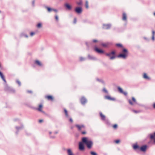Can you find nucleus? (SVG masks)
Segmentation results:
<instances>
[{
  "label": "nucleus",
  "mask_w": 155,
  "mask_h": 155,
  "mask_svg": "<svg viewBox=\"0 0 155 155\" xmlns=\"http://www.w3.org/2000/svg\"><path fill=\"white\" fill-rule=\"evenodd\" d=\"M64 6L67 9L69 10H70L71 9V8H72L71 6V5H69L67 3H65L64 4Z\"/></svg>",
  "instance_id": "obj_13"
},
{
  "label": "nucleus",
  "mask_w": 155,
  "mask_h": 155,
  "mask_svg": "<svg viewBox=\"0 0 155 155\" xmlns=\"http://www.w3.org/2000/svg\"><path fill=\"white\" fill-rule=\"evenodd\" d=\"M110 53L111 54H111H113V55H114L115 54V52L114 51H112V52H110Z\"/></svg>",
  "instance_id": "obj_45"
},
{
  "label": "nucleus",
  "mask_w": 155,
  "mask_h": 155,
  "mask_svg": "<svg viewBox=\"0 0 155 155\" xmlns=\"http://www.w3.org/2000/svg\"><path fill=\"white\" fill-rule=\"evenodd\" d=\"M88 58L89 59L91 60H96V58L95 57L90 54H88Z\"/></svg>",
  "instance_id": "obj_20"
},
{
  "label": "nucleus",
  "mask_w": 155,
  "mask_h": 155,
  "mask_svg": "<svg viewBox=\"0 0 155 155\" xmlns=\"http://www.w3.org/2000/svg\"><path fill=\"white\" fill-rule=\"evenodd\" d=\"M83 143H84L82 141L80 142L79 143V149L81 151H83L84 150V147Z\"/></svg>",
  "instance_id": "obj_6"
},
{
  "label": "nucleus",
  "mask_w": 155,
  "mask_h": 155,
  "mask_svg": "<svg viewBox=\"0 0 155 155\" xmlns=\"http://www.w3.org/2000/svg\"><path fill=\"white\" fill-rule=\"evenodd\" d=\"M42 107V105L41 104H40L38 108L36 109L39 111L43 113H45L44 111L42 110L41 108Z\"/></svg>",
  "instance_id": "obj_18"
},
{
  "label": "nucleus",
  "mask_w": 155,
  "mask_h": 155,
  "mask_svg": "<svg viewBox=\"0 0 155 155\" xmlns=\"http://www.w3.org/2000/svg\"><path fill=\"white\" fill-rule=\"evenodd\" d=\"M133 148L135 150H140V147L137 143H134L133 145Z\"/></svg>",
  "instance_id": "obj_11"
},
{
  "label": "nucleus",
  "mask_w": 155,
  "mask_h": 155,
  "mask_svg": "<svg viewBox=\"0 0 155 155\" xmlns=\"http://www.w3.org/2000/svg\"><path fill=\"white\" fill-rule=\"evenodd\" d=\"M64 111L65 113L66 116L68 118L69 117V116L68 115V112L67 110L65 109H64Z\"/></svg>",
  "instance_id": "obj_26"
},
{
  "label": "nucleus",
  "mask_w": 155,
  "mask_h": 155,
  "mask_svg": "<svg viewBox=\"0 0 155 155\" xmlns=\"http://www.w3.org/2000/svg\"><path fill=\"white\" fill-rule=\"evenodd\" d=\"M147 147V146L143 145L141 147H140V150L142 151L145 152L146 151Z\"/></svg>",
  "instance_id": "obj_14"
},
{
  "label": "nucleus",
  "mask_w": 155,
  "mask_h": 155,
  "mask_svg": "<svg viewBox=\"0 0 155 155\" xmlns=\"http://www.w3.org/2000/svg\"><path fill=\"white\" fill-rule=\"evenodd\" d=\"M15 128L16 130V131L15 132V134L17 135L18 134L19 131L23 129L24 126L21 123L20 124V126H15Z\"/></svg>",
  "instance_id": "obj_4"
},
{
  "label": "nucleus",
  "mask_w": 155,
  "mask_h": 155,
  "mask_svg": "<svg viewBox=\"0 0 155 155\" xmlns=\"http://www.w3.org/2000/svg\"><path fill=\"white\" fill-rule=\"evenodd\" d=\"M51 134V132H49V134Z\"/></svg>",
  "instance_id": "obj_64"
},
{
  "label": "nucleus",
  "mask_w": 155,
  "mask_h": 155,
  "mask_svg": "<svg viewBox=\"0 0 155 155\" xmlns=\"http://www.w3.org/2000/svg\"><path fill=\"white\" fill-rule=\"evenodd\" d=\"M116 56L115 55H113L112 56H111L110 57V60H112L115 59Z\"/></svg>",
  "instance_id": "obj_36"
},
{
  "label": "nucleus",
  "mask_w": 155,
  "mask_h": 155,
  "mask_svg": "<svg viewBox=\"0 0 155 155\" xmlns=\"http://www.w3.org/2000/svg\"><path fill=\"white\" fill-rule=\"evenodd\" d=\"M95 50L97 52L99 53H104V51L100 49H98L97 47H95Z\"/></svg>",
  "instance_id": "obj_19"
},
{
  "label": "nucleus",
  "mask_w": 155,
  "mask_h": 155,
  "mask_svg": "<svg viewBox=\"0 0 155 155\" xmlns=\"http://www.w3.org/2000/svg\"><path fill=\"white\" fill-rule=\"evenodd\" d=\"M45 8L47 9L48 12H50L53 11V8H51L47 6H46Z\"/></svg>",
  "instance_id": "obj_24"
},
{
  "label": "nucleus",
  "mask_w": 155,
  "mask_h": 155,
  "mask_svg": "<svg viewBox=\"0 0 155 155\" xmlns=\"http://www.w3.org/2000/svg\"><path fill=\"white\" fill-rule=\"evenodd\" d=\"M150 137L151 139H153L154 137H155V132L153 133V134H151L150 135Z\"/></svg>",
  "instance_id": "obj_28"
},
{
  "label": "nucleus",
  "mask_w": 155,
  "mask_h": 155,
  "mask_svg": "<svg viewBox=\"0 0 155 155\" xmlns=\"http://www.w3.org/2000/svg\"><path fill=\"white\" fill-rule=\"evenodd\" d=\"M46 97L48 100H53V97L50 95Z\"/></svg>",
  "instance_id": "obj_27"
},
{
  "label": "nucleus",
  "mask_w": 155,
  "mask_h": 155,
  "mask_svg": "<svg viewBox=\"0 0 155 155\" xmlns=\"http://www.w3.org/2000/svg\"><path fill=\"white\" fill-rule=\"evenodd\" d=\"M81 134H86V132L85 131H82L81 132Z\"/></svg>",
  "instance_id": "obj_53"
},
{
  "label": "nucleus",
  "mask_w": 155,
  "mask_h": 155,
  "mask_svg": "<svg viewBox=\"0 0 155 155\" xmlns=\"http://www.w3.org/2000/svg\"><path fill=\"white\" fill-rule=\"evenodd\" d=\"M55 19L57 21H58V17L57 15H56L55 16Z\"/></svg>",
  "instance_id": "obj_50"
},
{
  "label": "nucleus",
  "mask_w": 155,
  "mask_h": 155,
  "mask_svg": "<svg viewBox=\"0 0 155 155\" xmlns=\"http://www.w3.org/2000/svg\"><path fill=\"white\" fill-rule=\"evenodd\" d=\"M43 121V120H39V123H41Z\"/></svg>",
  "instance_id": "obj_58"
},
{
  "label": "nucleus",
  "mask_w": 155,
  "mask_h": 155,
  "mask_svg": "<svg viewBox=\"0 0 155 155\" xmlns=\"http://www.w3.org/2000/svg\"><path fill=\"white\" fill-rule=\"evenodd\" d=\"M132 100L133 101V102H132V101L130 100H128V102L130 105H133L134 104H137V101L135 98H134V97H132Z\"/></svg>",
  "instance_id": "obj_9"
},
{
  "label": "nucleus",
  "mask_w": 155,
  "mask_h": 155,
  "mask_svg": "<svg viewBox=\"0 0 155 155\" xmlns=\"http://www.w3.org/2000/svg\"><path fill=\"white\" fill-rule=\"evenodd\" d=\"M86 44L87 45V46L88 47H89V46L91 44L90 43H89V42H86Z\"/></svg>",
  "instance_id": "obj_39"
},
{
  "label": "nucleus",
  "mask_w": 155,
  "mask_h": 155,
  "mask_svg": "<svg viewBox=\"0 0 155 155\" xmlns=\"http://www.w3.org/2000/svg\"><path fill=\"white\" fill-rule=\"evenodd\" d=\"M100 117L101 118V119L102 120H105V117L104 115L103 114H102V113L101 112L100 113Z\"/></svg>",
  "instance_id": "obj_21"
},
{
  "label": "nucleus",
  "mask_w": 155,
  "mask_h": 155,
  "mask_svg": "<svg viewBox=\"0 0 155 155\" xmlns=\"http://www.w3.org/2000/svg\"><path fill=\"white\" fill-rule=\"evenodd\" d=\"M122 93L124 94V95L125 96H127V93L125 91H123V92Z\"/></svg>",
  "instance_id": "obj_41"
},
{
  "label": "nucleus",
  "mask_w": 155,
  "mask_h": 155,
  "mask_svg": "<svg viewBox=\"0 0 155 155\" xmlns=\"http://www.w3.org/2000/svg\"><path fill=\"white\" fill-rule=\"evenodd\" d=\"M122 20L124 21H126L127 19V15L125 13H123L122 15Z\"/></svg>",
  "instance_id": "obj_17"
},
{
  "label": "nucleus",
  "mask_w": 155,
  "mask_h": 155,
  "mask_svg": "<svg viewBox=\"0 0 155 155\" xmlns=\"http://www.w3.org/2000/svg\"><path fill=\"white\" fill-rule=\"evenodd\" d=\"M75 11L77 13L80 14L82 12V8L81 7H77L75 8Z\"/></svg>",
  "instance_id": "obj_8"
},
{
  "label": "nucleus",
  "mask_w": 155,
  "mask_h": 155,
  "mask_svg": "<svg viewBox=\"0 0 155 155\" xmlns=\"http://www.w3.org/2000/svg\"><path fill=\"white\" fill-rule=\"evenodd\" d=\"M153 107L155 108V103L153 104Z\"/></svg>",
  "instance_id": "obj_63"
},
{
  "label": "nucleus",
  "mask_w": 155,
  "mask_h": 155,
  "mask_svg": "<svg viewBox=\"0 0 155 155\" xmlns=\"http://www.w3.org/2000/svg\"><path fill=\"white\" fill-rule=\"evenodd\" d=\"M69 121L71 122H73V120L71 118H70L69 119Z\"/></svg>",
  "instance_id": "obj_56"
},
{
  "label": "nucleus",
  "mask_w": 155,
  "mask_h": 155,
  "mask_svg": "<svg viewBox=\"0 0 155 155\" xmlns=\"http://www.w3.org/2000/svg\"><path fill=\"white\" fill-rule=\"evenodd\" d=\"M67 153L68 155H74L72 152L71 150V149H68L67 150Z\"/></svg>",
  "instance_id": "obj_23"
},
{
  "label": "nucleus",
  "mask_w": 155,
  "mask_h": 155,
  "mask_svg": "<svg viewBox=\"0 0 155 155\" xmlns=\"http://www.w3.org/2000/svg\"><path fill=\"white\" fill-rule=\"evenodd\" d=\"M80 101L81 104L83 105L85 104L87 102V99L84 97H82L81 98Z\"/></svg>",
  "instance_id": "obj_7"
},
{
  "label": "nucleus",
  "mask_w": 155,
  "mask_h": 155,
  "mask_svg": "<svg viewBox=\"0 0 155 155\" xmlns=\"http://www.w3.org/2000/svg\"><path fill=\"white\" fill-rule=\"evenodd\" d=\"M106 55L107 56H108L110 57H111L110 56L111 55V54L110 53H107L106 54Z\"/></svg>",
  "instance_id": "obj_46"
},
{
  "label": "nucleus",
  "mask_w": 155,
  "mask_h": 155,
  "mask_svg": "<svg viewBox=\"0 0 155 155\" xmlns=\"http://www.w3.org/2000/svg\"><path fill=\"white\" fill-rule=\"evenodd\" d=\"M77 4L78 5H81L82 4V2L80 0L79 2H77Z\"/></svg>",
  "instance_id": "obj_37"
},
{
  "label": "nucleus",
  "mask_w": 155,
  "mask_h": 155,
  "mask_svg": "<svg viewBox=\"0 0 155 155\" xmlns=\"http://www.w3.org/2000/svg\"><path fill=\"white\" fill-rule=\"evenodd\" d=\"M103 91H104V92H105V93H108V91L105 88H104L103 89Z\"/></svg>",
  "instance_id": "obj_40"
},
{
  "label": "nucleus",
  "mask_w": 155,
  "mask_h": 155,
  "mask_svg": "<svg viewBox=\"0 0 155 155\" xmlns=\"http://www.w3.org/2000/svg\"><path fill=\"white\" fill-rule=\"evenodd\" d=\"M85 6L87 8H88V2L87 1H86L85 2Z\"/></svg>",
  "instance_id": "obj_34"
},
{
  "label": "nucleus",
  "mask_w": 155,
  "mask_h": 155,
  "mask_svg": "<svg viewBox=\"0 0 155 155\" xmlns=\"http://www.w3.org/2000/svg\"><path fill=\"white\" fill-rule=\"evenodd\" d=\"M0 77L5 83H6V81L3 74L0 71Z\"/></svg>",
  "instance_id": "obj_16"
},
{
  "label": "nucleus",
  "mask_w": 155,
  "mask_h": 155,
  "mask_svg": "<svg viewBox=\"0 0 155 155\" xmlns=\"http://www.w3.org/2000/svg\"><path fill=\"white\" fill-rule=\"evenodd\" d=\"M35 34V33L34 32H31L30 33V35L31 36H33Z\"/></svg>",
  "instance_id": "obj_43"
},
{
  "label": "nucleus",
  "mask_w": 155,
  "mask_h": 155,
  "mask_svg": "<svg viewBox=\"0 0 155 155\" xmlns=\"http://www.w3.org/2000/svg\"><path fill=\"white\" fill-rule=\"evenodd\" d=\"M143 78L144 79L147 80H150V78L148 76L147 74L146 73H144L143 74Z\"/></svg>",
  "instance_id": "obj_15"
},
{
  "label": "nucleus",
  "mask_w": 155,
  "mask_h": 155,
  "mask_svg": "<svg viewBox=\"0 0 155 155\" xmlns=\"http://www.w3.org/2000/svg\"><path fill=\"white\" fill-rule=\"evenodd\" d=\"M75 126L78 128V130L80 131L82 128H85V126L84 124L79 125L78 124H76Z\"/></svg>",
  "instance_id": "obj_10"
},
{
  "label": "nucleus",
  "mask_w": 155,
  "mask_h": 155,
  "mask_svg": "<svg viewBox=\"0 0 155 155\" xmlns=\"http://www.w3.org/2000/svg\"><path fill=\"white\" fill-rule=\"evenodd\" d=\"M58 132L57 131H55L54 132V134H57L58 133Z\"/></svg>",
  "instance_id": "obj_61"
},
{
  "label": "nucleus",
  "mask_w": 155,
  "mask_h": 155,
  "mask_svg": "<svg viewBox=\"0 0 155 155\" xmlns=\"http://www.w3.org/2000/svg\"><path fill=\"white\" fill-rule=\"evenodd\" d=\"M16 82L18 84L19 86H21V82L18 80H17L16 81Z\"/></svg>",
  "instance_id": "obj_38"
},
{
  "label": "nucleus",
  "mask_w": 155,
  "mask_h": 155,
  "mask_svg": "<svg viewBox=\"0 0 155 155\" xmlns=\"http://www.w3.org/2000/svg\"><path fill=\"white\" fill-rule=\"evenodd\" d=\"M152 35L154 36V34L155 33V31H152Z\"/></svg>",
  "instance_id": "obj_55"
},
{
  "label": "nucleus",
  "mask_w": 155,
  "mask_h": 155,
  "mask_svg": "<svg viewBox=\"0 0 155 155\" xmlns=\"http://www.w3.org/2000/svg\"><path fill=\"white\" fill-rule=\"evenodd\" d=\"M116 46L118 47H120L122 48H123V46L120 43H117L116 44Z\"/></svg>",
  "instance_id": "obj_30"
},
{
  "label": "nucleus",
  "mask_w": 155,
  "mask_h": 155,
  "mask_svg": "<svg viewBox=\"0 0 155 155\" xmlns=\"http://www.w3.org/2000/svg\"><path fill=\"white\" fill-rule=\"evenodd\" d=\"M97 41L96 40H93V42H96Z\"/></svg>",
  "instance_id": "obj_60"
},
{
  "label": "nucleus",
  "mask_w": 155,
  "mask_h": 155,
  "mask_svg": "<svg viewBox=\"0 0 155 155\" xmlns=\"http://www.w3.org/2000/svg\"><path fill=\"white\" fill-rule=\"evenodd\" d=\"M50 137L51 139H54L55 138V137L54 136L51 135L50 136Z\"/></svg>",
  "instance_id": "obj_42"
},
{
  "label": "nucleus",
  "mask_w": 155,
  "mask_h": 155,
  "mask_svg": "<svg viewBox=\"0 0 155 155\" xmlns=\"http://www.w3.org/2000/svg\"><path fill=\"white\" fill-rule=\"evenodd\" d=\"M117 89L118 90V91L120 93H122L123 92V90L120 87H117Z\"/></svg>",
  "instance_id": "obj_29"
},
{
  "label": "nucleus",
  "mask_w": 155,
  "mask_h": 155,
  "mask_svg": "<svg viewBox=\"0 0 155 155\" xmlns=\"http://www.w3.org/2000/svg\"><path fill=\"white\" fill-rule=\"evenodd\" d=\"M109 45V43H102L101 44V45L104 47H107Z\"/></svg>",
  "instance_id": "obj_25"
},
{
  "label": "nucleus",
  "mask_w": 155,
  "mask_h": 155,
  "mask_svg": "<svg viewBox=\"0 0 155 155\" xmlns=\"http://www.w3.org/2000/svg\"><path fill=\"white\" fill-rule=\"evenodd\" d=\"M76 21H77V19H76V18H74V24H75L76 22Z\"/></svg>",
  "instance_id": "obj_51"
},
{
  "label": "nucleus",
  "mask_w": 155,
  "mask_h": 155,
  "mask_svg": "<svg viewBox=\"0 0 155 155\" xmlns=\"http://www.w3.org/2000/svg\"><path fill=\"white\" fill-rule=\"evenodd\" d=\"M85 58L83 57H80V60L81 61H84L85 60Z\"/></svg>",
  "instance_id": "obj_35"
},
{
  "label": "nucleus",
  "mask_w": 155,
  "mask_h": 155,
  "mask_svg": "<svg viewBox=\"0 0 155 155\" xmlns=\"http://www.w3.org/2000/svg\"><path fill=\"white\" fill-rule=\"evenodd\" d=\"M35 0H34L32 1V5L33 6H35Z\"/></svg>",
  "instance_id": "obj_49"
},
{
  "label": "nucleus",
  "mask_w": 155,
  "mask_h": 155,
  "mask_svg": "<svg viewBox=\"0 0 155 155\" xmlns=\"http://www.w3.org/2000/svg\"><path fill=\"white\" fill-rule=\"evenodd\" d=\"M90 153L91 155H97L96 152L94 151H91Z\"/></svg>",
  "instance_id": "obj_33"
},
{
  "label": "nucleus",
  "mask_w": 155,
  "mask_h": 155,
  "mask_svg": "<svg viewBox=\"0 0 155 155\" xmlns=\"http://www.w3.org/2000/svg\"><path fill=\"white\" fill-rule=\"evenodd\" d=\"M42 25L41 23H38L37 25V27L38 28H40L41 27Z\"/></svg>",
  "instance_id": "obj_32"
},
{
  "label": "nucleus",
  "mask_w": 155,
  "mask_h": 155,
  "mask_svg": "<svg viewBox=\"0 0 155 155\" xmlns=\"http://www.w3.org/2000/svg\"><path fill=\"white\" fill-rule=\"evenodd\" d=\"M111 26V24H103L102 28L104 29H110Z\"/></svg>",
  "instance_id": "obj_5"
},
{
  "label": "nucleus",
  "mask_w": 155,
  "mask_h": 155,
  "mask_svg": "<svg viewBox=\"0 0 155 155\" xmlns=\"http://www.w3.org/2000/svg\"><path fill=\"white\" fill-rule=\"evenodd\" d=\"M117 125L116 124H114L113 125V127L114 128H116L117 127Z\"/></svg>",
  "instance_id": "obj_48"
},
{
  "label": "nucleus",
  "mask_w": 155,
  "mask_h": 155,
  "mask_svg": "<svg viewBox=\"0 0 155 155\" xmlns=\"http://www.w3.org/2000/svg\"><path fill=\"white\" fill-rule=\"evenodd\" d=\"M120 142V141L119 140H116L115 141V142L117 143H119Z\"/></svg>",
  "instance_id": "obj_44"
},
{
  "label": "nucleus",
  "mask_w": 155,
  "mask_h": 155,
  "mask_svg": "<svg viewBox=\"0 0 155 155\" xmlns=\"http://www.w3.org/2000/svg\"><path fill=\"white\" fill-rule=\"evenodd\" d=\"M121 52V53L117 55V57L124 59H126L128 56V51L125 48H123Z\"/></svg>",
  "instance_id": "obj_1"
},
{
  "label": "nucleus",
  "mask_w": 155,
  "mask_h": 155,
  "mask_svg": "<svg viewBox=\"0 0 155 155\" xmlns=\"http://www.w3.org/2000/svg\"><path fill=\"white\" fill-rule=\"evenodd\" d=\"M143 38H144V39H145V40H147V41H148V38H146V37H143Z\"/></svg>",
  "instance_id": "obj_59"
},
{
  "label": "nucleus",
  "mask_w": 155,
  "mask_h": 155,
  "mask_svg": "<svg viewBox=\"0 0 155 155\" xmlns=\"http://www.w3.org/2000/svg\"><path fill=\"white\" fill-rule=\"evenodd\" d=\"M97 80L100 82H101V83H103V84H104V81L102 79H98V78H97Z\"/></svg>",
  "instance_id": "obj_31"
},
{
  "label": "nucleus",
  "mask_w": 155,
  "mask_h": 155,
  "mask_svg": "<svg viewBox=\"0 0 155 155\" xmlns=\"http://www.w3.org/2000/svg\"><path fill=\"white\" fill-rule=\"evenodd\" d=\"M27 92L29 93H32V91H27Z\"/></svg>",
  "instance_id": "obj_54"
},
{
  "label": "nucleus",
  "mask_w": 155,
  "mask_h": 155,
  "mask_svg": "<svg viewBox=\"0 0 155 155\" xmlns=\"http://www.w3.org/2000/svg\"><path fill=\"white\" fill-rule=\"evenodd\" d=\"M82 141L85 144L87 147L89 149H90L93 144L92 141L88 140L87 138L86 137H84L82 139Z\"/></svg>",
  "instance_id": "obj_2"
},
{
  "label": "nucleus",
  "mask_w": 155,
  "mask_h": 155,
  "mask_svg": "<svg viewBox=\"0 0 155 155\" xmlns=\"http://www.w3.org/2000/svg\"><path fill=\"white\" fill-rule=\"evenodd\" d=\"M104 98L105 99L109 100H111V101H114L115 100V99L114 97H110V96L107 95L105 96L104 97Z\"/></svg>",
  "instance_id": "obj_12"
},
{
  "label": "nucleus",
  "mask_w": 155,
  "mask_h": 155,
  "mask_svg": "<svg viewBox=\"0 0 155 155\" xmlns=\"http://www.w3.org/2000/svg\"><path fill=\"white\" fill-rule=\"evenodd\" d=\"M35 63L39 66L41 67L42 66V63L38 60L35 61Z\"/></svg>",
  "instance_id": "obj_22"
},
{
  "label": "nucleus",
  "mask_w": 155,
  "mask_h": 155,
  "mask_svg": "<svg viewBox=\"0 0 155 155\" xmlns=\"http://www.w3.org/2000/svg\"><path fill=\"white\" fill-rule=\"evenodd\" d=\"M24 36L26 38H28V35H24Z\"/></svg>",
  "instance_id": "obj_62"
},
{
  "label": "nucleus",
  "mask_w": 155,
  "mask_h": 155,
  "mask_svg": "<svg viewBox=\"0 0 155 155\" xmlns=\"http://www.w3.org/2000/svg\"><path fill=\"white\" fill-rule=\"evenodd\" d=\"M53 11H54L55 12H57L58 11L56 9H53Z\"/></svg>",
  "instance_id": "obj_57"
},
{
  "label": "nucleus",
  "mask_w": 155,
  "mask_h": 155,
  "mask_svg": "<svg viewBox=\"0 0 155 155\" xmlns=\"http://www.w3.org/2000/svg\"><path fill=\"white\" fill-rule=\"evenodd\" d=\"M5 83L4 86L5 90L9 92L14 93L15 92V90L8 86L6 83Z\"/></svg>",
  "instance_id": "obj_3"
},
{
  "label": "nucleus",
  "mask_w": 155,
  "mask_h": 155,
  "mask_svg": "<svg viewBox=\"0 0 155 155\" xmlns=\"http://www.w3.org/2000/svg\"><path fill=\"white\" fill-rule=\"evenodd\" d=\"M152 39L153 41H154L155 40L154 36L152 35Z\"/></svg>",
  "instance_id": "obj_52"
},
{
  "label": "nucleus",
  "mask_w": 155,
  "mask_h": 155,
  "mask_svg": "<svg viewBox=\"0 0 155 155\" xmlns=\"http://www.w3.org/2000/svg\"><path fill=\"white\" fill-rule=\"evenodd\" d=\"M132 111L135 113H137L139 112V111H138L136 110H133Z\"/></svg>",
  "instance_id": "obj_47"
}]
</instances>
